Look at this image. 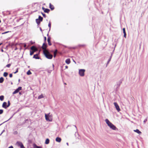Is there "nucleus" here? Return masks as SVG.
I'll list each match as a JSON object with an SVG mask.
<instances>
[{"mask_svg": "<svg viewBox=\"0 0 148 148\" xmlns=\"http://www.w3.org/2000/svg\"><path fill=\"white\" fill-rule=\"evenodd\" d=\"M105 121L110 128L114 130H116L117 129L116 126L110 122L108 119H106Z\"/></svg>", "mask_w": 148, "mask_h": 148, "instance_id": "obj_1", "label": "nucleus"}, {"mask_svg": "<svg viewBox=\"0 0 148 148\" xmlns=\"http://www.w3.org/2000/svg\"><path fill=\"white\" fill-rule=\"evenodd\" d=\"M44 54L46 58L48 59H51L53 58V55L50 54L48 50L43 51Z\"/></svg>", "mask_w": 148, "mask_h": 148, "instance_id": "obj_2", "label": "nucleus"}, {"mask_svg": "<svg viewBox=\"0 0 148 148\" xmlns=\"http://www.w3.org/2000/svg\"><path fill=\"white\" fill-rule=\"evenodd\" d=\"M31 49L32 50L30 51V55L31 56L34 53L37 51V48L34 46H32L31 47Z\"/></svg>", "mask_w": 148, "mask_h": 148, "instance_id": "obj_3", "label": "nucleus"}, {"mask_svg": "<svg viewBox=\"0 0 148 148\" xmlns=\"http://www.w3.org/2000/svg\"><path fill=\"white\" fill-rule=\"evenodd\" d=\"M49 113L48 114H45V119L47 121H52V116L51 115H49Z\"/></svg>", "mask_w": 148, "mask_h": 148, "instance_id": "obj_4", "label": "nucleus"}, {"mask_svg": "<svg viewBox=\"0 0 148 148\" xmlns=\"http://www.w3.org/2000/svg\"><path fill=\"white\" fill-rule=\"evenodd\" d=\"M85 70L83 69H80L79 70V74L81 76H83L84 75Z\"/></svg>", "mask_w": 148, "mask_h": 148, "instance_id": "obj_5", "label": "nucleus"}, {"mask_svg": "<svg viewBox=\"0 0 148 148\" xmlns=\"http://www.w3.org/2000/svg\"><path fill=\"white\" fill-rule=\"evenodd\" d=\"M16 144L18 146H20L21 148H25L23 144L21 142H17L16 143Z\"/></svg>", "mask_w": 148, "mask_h": 148, "instance_id": "obj_6", "label": "nucleus"}, {"mask_svg": "<svg viewBox=\"0 0 148 148\" xmlns=\"http://www.w3.org/2000/svg\"><path fill=\"white\" fill-rule=\"evenodd\" d=\"M114 103L116 110L118 111L119 112L120 111V109L117 103L116 102H114Z\"/></svg>", "mask_w": 148, "mask_h": 148, "instance_id": "obj_7", "label": "nucleus"}, {"mask_svg": "<svg viewBox=\"0 0 148 148\" xmlns=\"http://www.w3.org/2000/svg\"><path fill=\"white\" fill-rule=\"evenodd\" d=\"M47 46V45L46 43H43L42 47V49L43 50V51L47 50L46 49Z\"/></svg>", "mask_w": 148, "mask_h": 148, "instance_id": "obj_8", "label": "nucleus"}, {"mask_svg": "<svg viewBox=\"0 0 148 148\" xmlns=\"http://www.w3.org/2000/svg\"><path fill=\"white\" fill-rule=\"evenodd\" d=\"M42 9L45 13H48L50 11V10L49 9L45 8L43 7L42 8Z\"/></svg>", "mask_w": 148, "mask_h": 148, "instance_id": "obj_9", "label": "nucleus"}, {"mask_svg": "<svg viewBox=\"0 0 148 148\" xmlns=\"http://www.w3.org/2000/svg\"><path fill=\"white\" fill-rule=\"evenodd\" d=\"M51 38L49 36L47 38V42H48V45L51 46V43L50 41Z\"/></svg>", "mask_w": 148, "mask_h": 148, "instance_id": "obj_10", "label": "nucleus"}, {"mask_svg": "<svg viewBox=\"0 0 148 148\" xmlns=\"http://www.w3.org/2000/svg\"><path fill=\"white\" fill-rule=\"evenodd\" d=\"M2 107L5 108H6L7 107V103L6 102H4L3 103L2 105Z\"/></svg>", "mask_w": 148, "mask_h": 148, "instance_id": "obj_11", "label": "nucleus"}, {"mask_svg": "<svg viewBox=\"0 0 148 148\" xmlns=\"http://www.w3.org/2000/svg\"><path fill=\"white\" fill-rule=\"evenodd\" d=\"M49 7L51 10H53L54 9V6L52 5L51 3H49Z\"/></svg>", "mask_w": 148, "mask_h": 148, "instance_id": "obj_12", "label": "nucleus"}, {"mask_svg": "<svg viewBox=\"0 0 148 148\" xmlns=\"http://www.w3.org/2000/svg\"><path fill=\"white\" fill-rule=\"evenodd\" d=\"M123 32L124 33V36L125 38H126V34L125 31V28H124L123 29Z\"/></svg>", "mask_w": 148, "mask_h": 148, "instance_id": "obj_13", "label": "nucleus"}, {"mask_svg": "<svg viewBox=\"0 0 148 148\" xmlns=\"http://www.w3.org/2000/svg\"><path fill=\"white\" fill-rule=\"evenodd\" d=\"M65 62L67 64H69L71 62V61L70 60V59L69 58L66 59L65 61Z\"/></svg>", "mask_w": 148, "mask_h": 148, "instance_id": "obj_14", "label": "nucleus"}, {"mask_svg": "<svg viewBox=\"0 0 148 148\" xmlns=\"http://www.w3.org/2000/svg\"><path fill=\"white\" fill-rule=\"evenodd\" d=\"M33 58L36 59H39V57L38 56V54L34 55L33 56Z\"/></svg>", "mask_w": 148, "mask_h": 148, "instance_id": "obj_15", "label": "nucleus"}, {"mask_svg": "<svg viewBox=\"0 0 148 148\" xmlns=\"http://www.w3.org/2000/svg\"><path fill=\"white\" fill-rule=\"evenodd\" d=\"M134 131L137 133H138V134H141V132L140 131L138 130V129H136V130H134Z\"/></svg>", "mask_w": 148, "mask_h": 148, "instance_id": "obj_16", "label": "nucleus"}, {"mask_svg": "<svg viewBox=\"0 0 148 148\" xmlns=\"http://www.w3.org/2000/svg\"><path fill=\"white\" fill-rule=\"evenodd\" d=\"M33 147L34 148H42L41 147L37 146L35 144L34 145Z\"/></svg>", "mask_w": 148, "mask_h": 148, "instance_id": "obj_17", "label": "nucleus"}, {"mask_svg": "<svg viewBox=\"0 0 148 148\" xmlns=\"http://www.w3.org/2000/svg\"><path fill=\"white\" fill-rule=\"evenodd\" d=\"M36 22L38 25H39L41 21L39 20L38 19H36Z\"/></svg>", "mask_w": 148, "mask_h": 148, "instance_id": "obj_18", "label": "nucleus"}, {"mask_svg": "<svg viewBox=\"0 0 148 148\" xmlns=\"http://www.w3.org/2000/svg\"><path fill=\"white\" fill-rule=\"evenodd\" d=\"M57 49H56L55 51L54 52V57L55 58L56 57L57 53Z\"/></svg>", "mask_w": 148, "mask_h": 148, "instance_id": "obj_19", "label": "nucleus"}, {"mask_svg": "<svg viewBox=\"0 0 148 148\" xmlns=\"http://www.w3.org/2000/svg\"><path fill=\"white\" fill-rule=\"evenodd\" d=\"M43 97H44V96H43V95L42 94L41 95H40L38 97V99H41Z\"/></svg>", "mask_w": 148, "mask_h": 148, "instance_id": "obj_20", "label": "nucleus"}, {"mask_svg": "<svg viewBox=\"0 0 148 148\" xmlns=\"http://www.w3.org/2000/svg\"><path fill=\"white\" fill-rule=\"evenodd\" d=\"M4 81V79L3 77L0 78V83H2Z\"/></svg>", "mask_w": 148, "mask_h": 148, "instance_id": "obj_21", "label": "nucleus"}, {"mask_svg": "<svg viewBox=\"0 0 148 148\" xmlns=\"http://www.w3.org/2000/svg\"><path fill=\"white\" fill-rule=\"evenodd\" d=\"M4 98V97L3 95H1L0 96V100L1 101L3 100Z\"/></svg>", "mask_w": 148, "mask_h": 148, "instance_id": "obj_22", "label": "nucleus"}, {"mask_svg": "<svg viewBox=\"0 0 148 148\" xmlns=\"http://www.w3.org/2000/svg\"><path fill=\"white\" fill-rule=\"evenodd\" d=\"M38 19L41 21H42L43 20V18L40 16H39Z\"/></svg>", "mask_w": 148, "mask_h": 148, "instance_id": "obj_23", "label": "nucleus"}, {"mask_svg": "<svg viewBox=\"0 0 148 148\" xmlns=\"http://www.w3.org/2000/svg\"><path fill=\"white\" fill-rule=\"evenodd\" d=\"M18 92H19V91H18V90L16 89L13 92V94H16V93H17Z\"/></svg>", "mask_w": 148, "mask_h": 148, "instance_id": "obj_24", "label": "nucleus"}, {"mask_svg": "<svg viewBox=\"0 0 148 148\" xmlns=\"http://www.w3.org/2000/svg\"><path fill=\"white\" fill-rule=\"evenodd\" d=\"M8 73L7 72H4L3 73V76L5 77H7L8 75Z\"/></svg>", "mask_w": 148, "mask_h": 148, "instance_id": "obj_25", "label": "nucleus"}, {"mask_svg": "<svg viewBox=\"0 0 148 148\" xmlns=\"http://www.w3.org/2000/svg\"><path fill=\"white\" fill-rule=\"evenodd\" d=\"M49 139H46L45 142V143L46 144H47L49 143Z\"/></svg>", "mask_w": 148, "mask_h": 148, "instance_id": "obj_26", "label": "nucleus"}, {"mask_svg": "<svg viewBox=\"0 0 148 148\" xmlns=\"http://www.w3.org/2000/svg\"><path fill=\"white\" fill-rule=\"evenodd\" d=\"M27 74L28 75H29L32 74V73L29 70L27 72Z\"/></svg>", "mask_w": 148, "mask_h": 148, "instance_id": "obj_27", "label": "nucleus"}, {"mask_svg": "<svg viewBox=\"0 0 148 148\" xmlns=\"http://www.w3.org/2000/svg\"><path fill=\"white\" fill-rule=\"evenodd\" d=\"M51 23L50 22H49V24H48V26L49 27V29H50L51 27Z\"/></svg>", "mask_w": 148, "mask_h": 148, "instance_id": "obj_28", "label": "nucleus"}, {"mask_svg": "<svg viewBox=\"0 0 148 148\" xmlns=\"http://www.w3.org/2000/svg\"><path fill=\"white\" fill-rule=\"evenodd\" d=\"M3 110L0 109V114H2L3 112Z\"/></svg>", "mask_w": 148, "mask_h": 148, "instance_id": "obj_29", "label": "nucleus"}, {"mask_svg": "<svg viewBox=\"0 0 148 148\" xmlns=\"http://www.w3.org/2000/svg\"><path fill=\"white\" fill-rule=\"evenodd\" d=\"M17 89L18 90V91H19V90H21L22 88L21 87H18Z\"/></svg>", "mask_w": 148, "mask_h": 148, "instance_id": "obj_30", "label": "nucleus"}, {"mask_svg": "<svg viewBox=\"0 0 148 148\" xmlns=\"http://www.w3.org/2000/svg\"><path fill=\"white\" fill-rule=\"evenodd\" d=\"M41 13L42 14V15L45 18L46 17V15L45 14H44V13H43L42 12H41Z\"/></svg>", "mask_w": 148, "mask_h": 148, "instance_id": "obj_31", "label": "nucleus"}, {"mask_svg": "<svg viewBox=\"0 0 148 148\" xmlns=\"http://www.w3.org/2000/svg\"><path fill=\"white\" fill-rule=\"evenodd\" d=\"M57 142H61V139H56Z\"/></svg>", "mask_w": 148, "mask_h": 148, "instance_id": "obj_32", "label": "nucleus"}, {"mask_svg": "<svg viewBox=\"0 0 148 148\" xmlns=\"http://www.w3.org/2000/svg\"><path fill=\"white\" fill-rule=\"evenodd\" d=\"M10 101H8V104L7 105V107H8L10 105Z\"/></svg>", "mask_w": 148, "mask_h": 148, "instance_id": "obj_33", "label": "nucleus"}, {"mask_svg": "<svg viewBox=\"0 0 148 148\" xmlns=\"http://www.w3.org/2000/svg\"><path fill=\"white\" fill-rule=\"evenodd\" d=\"M11 66V64H7L6 66L7 67H8V68H9L10 67V66Z\"/></svg>", "mask_w": 148, "mask_h": 148, "instance_id": "obj_34", "label": "nucleus"}, {"mask_svg": "<svg viewBox=\"0 0 148 148\" xmlns=\"http://www.w3.org/2000/svg\"><path fill=\"white\" fill-rule=\"evenodd\" d=\"M44 41H45V42L44 43H46L47 38H46V37L45 36V37H44Z\"/></svg>", "mask_w": 148, "mask_h": 148, "instance_id": "obj_35", "label": "nucleus"}, {"mask_svg": "<svg viewBox=\"0 0 148 148\" xmlns=\"http://www.w3.org/2000/svg\"><path fill=\"white\" fill-rule=\"evenodd\" d=\"M9 77H12V73H10L9 74Z\"/></svg>", "mask_w": 148, "mask_h": 148, "instance_id": "obj_36", "label": "nucleus"}, {"mask_svg": "<svg viewBox=\"0 0 148 148\" xmlns=\"http://www.w3.org/2000/svg\"><path fill=\"white\" fill-rule=\"evenodd\" d=\"M9 31L6 32L2 33V34H4L9 32Z\"/></svg>", "mask_w": 148, "mask_h": 148, "instance_id": "obj_37", "label": "nucleus"}, {"mask_svg": "<svg viewBox=\"0 0 148 148\" xmlns=\"http://www.w3.org/2000/svg\"><path fill=\"white\" fill-rule=\"evenodd\" d=\"M18 69H17V70H16V72H14V74H15V73H17V72H18Z\"/></svg>", "mask_w": 148, "mask_h": 148, "instance_id": "obj_38", "label": "nucleus"}, {"mask_svg": "<svg viewBox=\"0 0 148 148\" xmlns=\"http://www.w3.org/2000/svg\"><path fill=\"white\" fill-rule=\"evenodd\" d=\"M18 133V132L17 131H15L14 132V134H17Z\"/></svg>", "mask_w": 148, "mask_h": 148, "instance_id": "obj_39", "label": "nucleus"}, {"mask_svg": "<svg viewBox=\"0 0 148 148\" xmlns=\"http://www.w3.org/2000/svg\"><path fill=\"white\" fill-rule=\"evenodd\" d=\"M23 44L24 45V47H26V44L25 43H24Z\"/></svg>", "mask_w": 148, "mask_h": 148, "instance_id": "obj_40", "label": "nucleus"}, {"mask_svg": "<svg viewBox=\"0 0 148 148\" xmlns=\"http://www.w3.org/2000/svg\"><path fill=\"white\" fill-rule=\"evenodd\" d=\"M110 58H111L109 59V60H108V62H107V64H108L109 62L110 61Z\"/></svg>", "mask_w": 148, "mask_h": 148, "instance_id": "obj_41", "label": "nucleus"}, {"mask_svg": "<svg viewBox=\"0 0 148 148\" xmlns=\"http://www.w3.org/2000/svg\"><path fill=\"white\" fill-rule=\"evenodd\" d=\"M8 148H13V147L12 146H11L8 147Z\"/></svg>", "mask_w": 148, "mask_h": 148, "instance_id": "obj_42", "label": "nucleus"}, {"mask_svg": "<svg viewBox=\"0 0 148 148\" xmlns=\"http://www.w3.org/2000/svg\"><path fill=\"white\" fill-rule=\"evenodd\" d=\"M147 121V119H145L144 120V122H146V121Z\"/></svg>", "mask_w": 148, "mask_h": 148, "instance_id": "obj_43", "label": "nucleus"}, {"mask_svg": "<svg viewBox=\"0 0 148 148\" xmlns=\"http://www.w3.org/2000/svg\"><path fill=\"white\" fill-rule=\"evenodd\" d=\"M56 139H61L60 138H59L58 137H57Z\"/></svg>", "mask_w": 148, "mask_h": 148, "instance_id": "obj_44", "label": "nucleus"}, {"mask_svg": "<svg viewBox=\"0 0 148 148\" xmlns=\"http://www.w3.org/2000/svg\"><path fill=\"white\" fill-rule=\"evenodd\" d=\"M65 67H66V68H68V66H65Z\"/></svg>", "mask_w": 148, "mask_h": 148, "instance_id": "obj_45", "label": "nucleus"}, {"mask_svg": "<svg viewBox=\"0 0 148 148\" xmlns=\"http://www.w3.org/2000/svg\"><path fill=\"white\" fill-rule=\"evenodd\" d=\"M66 144H67V145H69L68 143H66Z\"/></svg>", "mask_w": 148, "mask_h": 148, "instance_id": "obj_46", "label": "nucleus"}, {"mask_svg": "<svg viewBox=\"0 0 148 148\" xmlns=\"http://www.w3.org/2000/svg\"><path fill=\"white\" fill-rule=\"evenodd\" d=\"M2 44V43H0V45H1Z\"/></svg>", "mask_w": 148, "mask_h": 148, "instance_id": "obj_47", "label": "nucleus"}, {"mask_svg": "<svg viewBox=\"0 0 148 148\" xmlns=\"http://www.w3.org/2000/svg\"><path fill=\"white\" fill-rule=\"evenodd\" d=\"M64 84H65V85H66V83H64Z\"/></svg>", "mask_w": 148, "mask_h": 148, "instance_id": "obj_48", "label": "nucleus"}, {"mask_svg": "<svg viewBox=\"0 0 148 148\" xmlns=\"http://www.w3.org/2000/svg\"><path fill=\"white\" fill-rule=\"evenodd\" d=\"M3 51V49H2V51Z\"/></svg>", "mask_w": 148, "mask_h": 148, "instance_id": "obj_49", "label": "nucleus"}]
</instances>
